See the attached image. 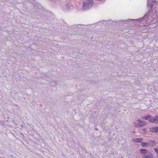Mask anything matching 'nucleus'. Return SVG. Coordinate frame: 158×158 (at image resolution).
<instances>
[{
    "label": "nucleus",
    "mask_w": 158,
    "mask_h": 158,
    "mask_svg": "<svg viewBox=\"0 0 158 158\" xmlns=\"http://www.w3.org/2000/svg\"><path fill=\"white\" fill-rule=\"evenodd\" d=\"M94 4L93 0H86L82 3L83 10H86L91 8L93 6Z\"/></svg>",
    "instance_id": "1"
},
{
    "label": "nucleus",
    "mask_w": 158,
    "mask_h": 158,
    "mask_svg": "<svg viewBox=\"0 0 158 158\" xmlns=\"http://www.w3.org/2000/svg\"><path fill=\"white\" fill-rule=\"evenodd\" d=\"M149 122L153 123H158V115L154 117L151 118L150 119Z\"/></svg>",
    "instance_id": "2"
},
{
    "label": "nucleus",
    "mask_w": 158,
    "mask_h": 158,
    "mask_svg": "<svg viewBox=\"0 0 158 158\" xmlns=\"http://www.w3.org/2000/svg\"><path fill=\"white\" fill-rule=\"evenodd\" d=\"M154 155L151 152H149L148 153L146 154L143 155V158H154Z\"/></svg>",
    "instance_id": "3"
},
{
    "label": "nucleus",
    "mask_w": 158,
    "mask_h": 158,
    "mask_svg": "<svg viewBox=\"0 0 158 158\" xmlns=\"http://www.w3.org/2000/svg\"><path fill=\"white\" fill-rule=\"evenodd\" d=\"M137 122L138 123V124L142 126L141 127H143L144 126L147 125V123H146L144 121L140 119H138L137 120Z\"/></svg>",
    "instance_id": "4"
},
{
    "label": "nucleus",
    "mask_w": 158,
    "mask_h": 158,
    "mask_svg": "<svg viewBox=\"0 0 158 158\" xmlns=\"http://www.w3.org/2000/svg\"><path fill=\"white\" fill-rule=\"evenodd\" d=\"M152 117V116H151L150 115L148 114L146 116L142 117L141 118L143 120H148L149 122V120L150 119H151V118Z\"/></svg>",
    "instance_id": "5"
},
{
    "label": "nucleus",
    "mask_w": 158,
    "mask_h": 158,
    "mask_svg": "<svg viewBox=\"0 0 158 158\" xmlns=\"http://www.w3.org/2000/svg\"><path fill=\"white\" fill-rule=\"evenodd\" d=\"M141 153L143 156V155L146 154L149 152L148 150L144 149H141L140 150Z\"/></svg>",
    "instance_id": "6"
},
{
    "label": "nucleus",
    "mask_w": 158,
    "mask_h": 158,
    "mask_svg": "<svg viewBox=\"0 0 158 158\" xmlns=\"http://www.w3.org/2000/svg\"><path fill=\"white\" fill-rule=\"evenodd\" d=\"M150 131L152 132L158 133V127H154L151 129Z\"/></svg>",
    "instance_id": "7"
},
{
    "label": "nucleus",
    "mask_w": 158,
    "mask_h": 158,
    "mask_svg": "<svg viewBox=\"0 0 158 158\" xmlns=\"http://www.w3.org/2000/svg\"><path fill=\"white\" fill-rule=\"evenodd\" d=\"M150 0H148L147 5L149 8L150 10H151L152 9V7L153 6V5L152 4L150 3Z\"/></svg>",
    "instance_id": "8"
},
{
    "label": "nucleus",
    "mask_w": 158,
    "mask_h": 158,
    "mask_svg": "<svg viewBox=\"0 0 158 158\" xmlns=\"http://www.w3.org/2000/svg\"><path fill=\"white\" fill-rule=\"evenodd\" d=\"M150 143L148 142H142L141 143V145L142 147H146L149 146Z\"/></svg>",
    "instance_id": "9"
},
{
    "label": "nucleus",
    "mask_w": 158,
    "mask_h": 158,
    "mask_svg": "<svg viewBox=\"0 0 158 158\" xmlns=\"http://www.w3.org/2000/svg\"><path fill=\"white\" fill-rule=\"evenodd\" d=\"M142 140H143V139L141 138H136V139H134V142H135L136 143H137V142L140 143Z\"/></svg>",
    "instance_id": "10"
},
{
    "label": "nucleus",
    "mask_w": 158,
    "mask_h": 158,
    "mask_svg": "<svg viewBox=\"0 0 158 158\" xmlns=\"http://www.w3.org/2000/svg\"><path fill=\"white\" fill-rule=\"evenodd\" d=\"M149 16L148 13L145 15L142 18L140 19V21H143L144 20V19L146 18H147Z\"/></svg>",
    "instance_id": "11"
},
{
    "label": "nucleus",
    "mask_w": 158,
    "mask_h": 158,
    "mask_svg": "<svg viewBox=\"0 0 158 158\" xmlns=\"http://www.w3.org/2000/svg\"><path fill=\"white\" fill-rule=\"evenodd\" d=\"M133 125L134 127H136L139 128L141 127L142 126L141 125H139V124H138V123H137L135 122H134L133 123Z\"/></svg>",
    "instance_id": "12"
},
{
    "label": "nucleus",
    "mask_w": 158,
    "mask_h": 158,
    "mask_svg": "<svg viewBox=\"0 0 158 158\" xmlns=\"http://www.w3.org/2000/svg\"><path fill=\"white\" fill-rule=\"evenodd\" d=\"M151 142L152 143V146L155 145H156V142L155 140H152L151 141Z\"/></svg>",
    "instance_id": "13"
},
{
    "label": "nucleus",
    "mask_w": 158,
    "mask_h": 158,
    "mask_svg": "<svg viewBox=\"0 0 158 158\" xmlns=\"http://www.w3.org/2000/svg\"><path fill=\"white\" fill-rule=\"evenodd\" d=\"M147 129L146 128H144L142 130L143 131L142 132L143 133H145V132L147 131Z\"/></svg>",
    "instance_id": "14"
},
{
    "label": "nucleus",
    "mask_w": 158,
    "mask_h": 158,
    "mask_svg": "<svg viewBox=\"0 0 158 158\" xmlns=\"http://www.w3.org/2000/svg\"><path fill=\"white\" fill-rule=\"evenodd\" d=\"M154 151L156 153H158V148H155L154 149Z\"/></svg>",
    "instance_id": "15"
},
{
    "label": "nucleus",
    "mask_w": 158,
    "mask_h": 158,
    "mask_svg": "<svg viewBox=\"0 0 158 158\" xmlns=\"http://www.w3.org/2000/svg\"><path fill=\"white\" fill-rule=\"evenodd\" d=\"M136 19H131L130 20H136Z\"/></svg>",
    "instance_id": "16"
},
{
    "label": "nucleus",
    "mask_w": 158,
    "mask_h": 158,
    "mask_svg": "<svg viewBox=\"0 0 158 158\" xmlns=\"http://www.w3.org/2000/svg\"><path fill=\"white\" fill-rule=\"evenodd\" d=\"M95 130L97 131H98V129L97 127L95 128Z\"/></svg>",
    "instance_id": "17"
},
{
    "label": "nucleus",
    "mask_w": 158,
    "mask_h": 158,
    "mask_svg": "<svg viewBox=\"0 0 158 158\" xmlns=\"http://www.w3.org/2000/svg\"><path fill=\"white\" fill-rule=\"evenodd\" d=\"M123 21L124 22V21H126V20H123Z\"/></svg>",
    "instance_id": "18"
}]
</instances>
